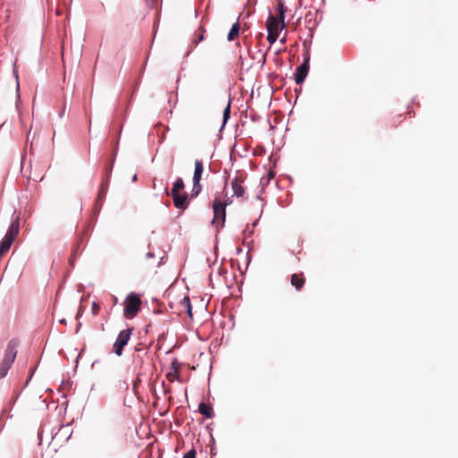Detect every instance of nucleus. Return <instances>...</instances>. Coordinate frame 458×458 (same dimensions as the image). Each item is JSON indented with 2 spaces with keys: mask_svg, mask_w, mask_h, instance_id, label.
<instances>
[{
  "mask_svg": "<svg viewBox=\"0 0 458 458\" xmlns=\"http://www.w3.org/2000/svg\"><path fill=\"white\" fill-rule=\"evenodd\" d=\"M18 345L19 342L16 339H13L8 343L4 352V357L0 364V378H3L6 376L8 370L13 363L17 355Z\"/></svg>",
  "mask_w": 458,
  "mask_h": 458,
  "instance_id": "1",
  "label": "nucleus"
},
{
  "mask_svg": "<svg viewBox=\"0 0 458 458\" xmlns=\"http://www.w3.org/2000/svg\"><path fill=\"white\" fill-rule=\"evenodd\" d=\"M141 303L140 296L138 293H129L123 302V316L128 319L133 318L140 310Z\"/></svg>",
  "mask_w": 458,
  "mask_h": 458,
  "instance_id": "2",
  "label": "nucleus"
},
{
  "mask_svg": "<svg viewBox=\"0 0 458 458\" xmlns=\"http://www.w3.org/2000/svg\"><path fill=\"white\" fill-rule=\"evenodd\" d=\"M213 212H214V217L212 220V224L218 229L225 225V208L226 203L222 201L219 198H215L213 201Z\"/></svg>",
  "mask_w": 458,
  "mask_h": 458,
  "instance_id": "3",
  "label": "nucleus"
},
{
  "mask_svg": "<svg viewBox=\"0 0 458 458\" xmlns=\"http://www.w3.org/2000/svg\"><path fill=\"white\" fill-rule=\"evenodd\" d=\"M132 333V328L128 327L124 330H122L114 344V352L117 356H121L123 354V351L124 346L128 344L129 340L131 339V335Z\"/></svg>",
  "mask_w": 458,
  "mask_h": 458,
  "instance_id": "4",
  "label": "nucleus"
},
{
  "mask_svg": "<svg viewBox=\"0 0 458 458\" xmlns=\"http://www.w3.org/2000/svg\"><path fill=\"white\" fill-rule=\"evenodd\" d=\"M309 63H310V54H309V51H307L305 54V56H304V62L296 70L295 82L297 84H301L305 81V79L308 75V72H309V69H310Z\"/></svg>",
  "mask_w": 458,
  "mask_h": 458,
  "instance_id": "5",
  "label": "nucleus"
},
{
  "mask_svg": "<svg viewBox=\"0 0 458 458\" xmlns=\"http://www.w3.org/2000/svg\"><path fill=\"white\" fill-rule=\"evenodd\" d=\"M20 232V217L17 216L13 219L4 235V238L11 242H14Z\"/></svg>",
  "mask_w": 458,
  "mask_h": 458,
  "instance_id": "6",
  "label": "nucleus"
},
{
  "mask_svg": "<svg viewBox=\"0 0 458 458\" xmlns=\"http://www.w3.org/2000/svg\"><path fill=\"white\" fill-rule=\"evenodd\" d=\"M285 27V22L284 20H281L280 18H277L273 15H269L267 22V30H274V31H279L280 30H283Z\"/></svg>",
  "mask_w": 458,
  "mask_h": 458,
  "instance_id": "7",
  "label": "nucleus"
},
{
  "mask_svg": "<svg viewBox=\"0 0 458 458\" xmlns=\"http://www.w3.org/2000/svg\"><path fill=\"white\" fill-rule=\"evenodd\" d=\"M174 205L176 208L184 210L189 205L187 193L172 194Z\"/></svg>",
  "mask_w": 458,
  "mask_h": 458,
  "instance_id": "8",
  "label": "nucleus"
},
{
  "mask_svg": "<svg viewBox=\"0 0 458 458\" xmlns=\"http://www.w3.org/2000/svg\"><path fill=\"white\" fill-rule=\"evenodd\" d=\"M242 179H241L240 177H235L231 183L233 191V195L236 196L237 198H242L245 193V189L242 185Z\"/></svg>",
  "mask_w": 458,
  "mask_h": 458,
  "instance_id": "9",
  "label": "nucleus"
},
{
  "mask_svg": "<svg viewBox=\"0 0 458 458\" xmlns=\"http://www.w3.org/2000/svg\"><path fill=\"white\" fill-rule=\"evenodd\" d=\"M305 284L303 273H295L291 276V284L297 290L301 291Z\"/></svg>",
  "mask_w": 458,
  "mask_h": 458,
  "instance_id": "10",
  "label": "nucleus"
},
{
  "mask_svg": "<svg viewBox=\"0 0 458 458\" xmlns=\"http://www.w3.org/2000/svg\"><path fill=\"white\" fill-rule=\"evenodd\" d=\"M204 166L203 162L201 160H195L194 162V173H193V182H200L201 176L203 174Z\"/></svg>",
  "mask_w": 458,
  "mask_h": 458,
  "instance_id": "11",
  "label": "nucleus"
},
{
  "mask_svg": "<svg viewBox=\"0 0 458 458\" xmlns=\"http://www.w3.org/2000/svg\"><path fill=\"white\" fill-rule=\"evenodd\" d=\"M199 411L206 418L210 419V418L214 417V411H213L212 406L206 403L202 402L199 404Z\"/></svg>",
  "mask_w": 458,
  "mask_h": 458,
  "instance_id": "12",
  "label": "nucleus"
},
{
  "mask_svg": "<svg viewBox=\"0 0 458 458\" xmlns=\"http://www.w3.org/2000/svg\"><path fill=\"white\" fill-rule=\"evenodd\" d=\"M12 244L13 242L4 237L3 238V240L0 242V259L9 251Z\"/></svg>",
  "mask_w": 458,
  "mask_h": 458,
  "instance_id": "13",
  "label": "nucleus"
},
{
  "mask_svg": "<svg viewBox=\"0 0 458 458\" xmlns=\"http://www.w3.org/2000/svg\"><path fill=\"white\" fill-rule=\"evenodd\" d=\"M239 31H240V24H239V22H235L232 26V28L227 35V39L229 41L234 40L239 36Z\"/></svg>",
  "mask_w": 458,
  "mask_h": 458,
  "instance_id": "14",
  "label": "nucleus"
},
{
  "mask_svg": "<svg viewBox=\"0 0 458 458\" xmlns=\"http://www.w3.org/2000/svg\"><path fill=\"white\" fill-rule=\"evenodd\" d=\"M184 183L182 178L178 177L176 181L174 182V185L171 190V195L172 194H179V192L183 190Z\"/></svg>",
  "mask_w": 458,
  "mask_h": 458,
  "instance_id": "15",
  "label": "nucleus"
},
{
  "mask_svg": "<svg viewBox=\"0 0 458 458\" xmlns=\"http://www.w3.org/2000/svg\"><path fill=\"white\" fill-rule=\"evenodd\" d=\"M182 307L185 310L187 314L191 318L192 317V310H191V300L189 296H184L182 301H181Z\"/></svg>",
  "mask_w": 458,
  "mask_h": 458,
  "instance_id": "16",
  "label": "nucleus"
},
{
  "mask_svg": "<svg viewBox=\"0 0 458 458\" xmlns=\"http://www.w3.org/2000/svg\"><path fill=\"white\" fill-rule=\"evenodd\" d=\"M107 187H108V182H103L101 183V186H100V189H99V191H98V200H102L106 194V191H107Z\"/></svg>",
  "mask_w": 458,
  "mask_h": 458,
  "instance_id": "17",
  "label": "nucleus"
},
{
  "mask_svg": "<svg viewBox=\"0 0 458 458\" xmlns=\"http://www.w3.org/2000/svg\"><path fill=\"white\" fill-rule=\"evenodd\" d=\"M268 32V35H267V41L270 43V44H274L276 39L278 38V36H279V31H274V30H267Z\"/></svg>",
  "mask_w": 458,
  "mask_h": 458,
  "instance_id": "18",
  "label": "nucleus"
},
{
  "mask_svg": "<svg viewBox=\"0 0 458 458\" xmlns=\"http://www.w3.org/2000/svg\"><path fill=\"white\" fill-rule=\"evenodd\" d=\"M202 190V187L200 185V182H193V186L191 190V196L195 197L198 196Z\"/></svg>",
  "mask_w": 458,
  "mask_h": 458,
  "instance_id": "19",
  "label": "nucleus"
},
{
  "mask_svg": "<svg viewBox=\"0 0 458 458\" xmlns=\"http://www.w3.org/2000/svg\"><path fill=\"white\" fill-rule=\"evenodd\" d=\"M166 378L169 382H173L175 379H179V373H175L174 371H170L166 374Z\"/></svg>",
  "mask_w": 458,
  "mask_h": 458,
  "instance_id": "20",
  "label": "nucleus"
},
{
  "mask_svg": "<svg viewBox=\"0 0 458 458\" xmlns=\"http://www.w3.org/2000/svg\"><path fill=\"white\" fill-rule=\"evenodd\" d=\"M278 13H279L278 18L284 21V4L282 1L278 2Z\"/></svg>",
  "mask_w": 458,
  "mask_h": 458,
  "instance_id": "21",
  "label": "nucleus"
},
{
  "mask_svg": "<svg viewBox=\"0 0 458 458\" xmlns=\"http://www.w3.org/2000/svg\"><path fill=\"white\" fill-rule=\"evenodd\" d=\"M229 117H230V103H228V105L226 106V107L225 108L224 113H223L224 123H226V121L229 119Z\"/></svg>",
  "mask_w": 458,
  "mask_h": 458,
  "instance_id": "22",
  "label": "nucleus"
},
{
  "mask_svg": "<svg viewBox=\"0 0 458 458\" xmlns=\"http://www.w3.org/2000/svg\"><path fill=\"white\" fill-rule=\"evenodd\" d=\"M171 371H174L175 373H179V369H180V365L177 361V360H174L172 362H171Z\"/></svg>",
  "mask_w": 458,
  "mask_h": 458,
  "instance_id": "23",
  "label": "nucleus"
},
{
  "mask_svg": "<svg viewBox=\"0 0 458 458\" xmlns=\"http://www.w3.org/2000/svg\"><path fill=\"white\" fill-rule=\"evenodd\" d=\"M145 4L149 8H156L158 4V0H144Z\"/></svg>",
  "mask_w": 458,
  "mask_h": 458,
  "instance_id": "24",
  "label": "nucleus"
},
{
  "mask_svg": "<svg viewBox=\"0 0 458 458\" xmlns=\"http://www.w3.org/2000/svg\"><path fill=\"white\" fill-rule=\"evenodd\" d=\"M99 310H100V305L94 302L92 304V307H91V312L93 315H98L99 313Z\"/></svg>",
  "mask_w": 458,
  "mask_h": 458,
  "instance_id": "25",
  "label": "nucleus"
},
{
  "mask_svg": "<svg viewBox=\"0 0 458 458\" xmlns=\"http://www.w3.org/2000/svg\"><path fill=\"white\" fill-rule=\"evenodd\" d=\"M182 458H196V451L195 449H191L190 451H188Z\"/></svg>",
  "mask_w": 458,
  "mask_h": 458,
  "instance_id": "26",
  "label": "nucleus"
},
{
  "mask_svg": "<svg viewBox=\"0 0 458 458\" xmlns=\"http://www.w3.org/2000/svg\"><path fill=\"white\" fill-rule=\"evenodd\" d=\"M274 177H275V173H274L273 171H270V172L268 173V180H270V179H272V178H274Z\"/></svg>",
  "mask_w": 458,
  "mask_h": 458,
  "instance_id": "27",
  "label": "nucleus"
},
{
  "mask_svg": "<svg viewBox=\"0 0 458 458\" xmlns=\"http://www.w3.org/2000/svg\"><path fill=\"white\" fill-rule=\"evenodd\" d=\"M147 256H148V257H153V254H152L151 252H148V253L147 254Z\"/></svg>",
  "mask_w": 458,
  "mask_h": 458,
  "instance_id": "28",
  "label": "nucleus"
},
{
  "mask_svg": "<svg viewBox=\"0 0 458 458\" xmlns=\"http://www.w3.org/2000/svg\"><path fill=\"white\" fill-rule=\"evenodd\" d=\"M137 180V175H134L133 176V181H136Z\"/></svg>",
  "mask_w": 458,
  "mask_h": 458,
  "instance_id": "29",
  "label": "nucleus"
}]
</instances>
